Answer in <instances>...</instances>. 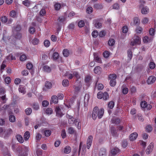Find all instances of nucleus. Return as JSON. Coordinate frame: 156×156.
<instances>
[{
  "instance_id": "obj_25",
  "label": "nucleus",
  "mask_w": 156,
  "mask_h": 156,
  "mask_svg": "<svg viewBox=\"0 0 156 156\" xmlns=\"http://www.w3.org/2000/svg\"><path fill=\"white\" fill-rule=\"evenodd\" d=\"M94 59L95 61L98 63H101V59L97 55L96 53H94Z\"/></svg>"
},
{
  "instance_id": "obj_34",
  "label": "nucleus",
  "mask_w": 156,
  "mask_h": 156,
  "mask_svg": "<svg viewBox=\"0 0 156 156\" xmlns=\"http://www.w3.org/2000/svg\"><path fill=\"white\" fill-rule=\"evenodd\" d=\"M54 7L55 10H58L61 8V4L59 3H56L54 5Z\"/></svg>"
},
{
  "instance_id": "obj_40",
  "label": "nucleus",
  "mask_w": 156,
  "mask_h": 156,
  "mask_svg": "<svg viewBox=\"0 0 156 156\" xmlns=\"http://www.w3.org/2000/svg\"><path fill=\"white\" fill-rule=\"evenodd\" d=\"M114 106V102L111 101L109 102L108 104V106L110 109H112Z\"/></svg>"
},
{
  "instance_id": "obj_36",
  "label": "nucleus",
  "mask_w": 156,
  "mask_h": 156,
  "mask_svg": "<svg viewBox=\"0 0 156 156\" xmlns=\"http://www.w3.org/2000/svg\"><path fill=\"white\" fill-rule=\"evenodd\" d=\"M97 85V89L99 90H102L104 87L103 85L102 84H98L97 82L96 83V86Z\"/></svg>"
},
{
  "instance_id": "obj_45",
  "label": "nucleus",
  "mask_w": 156,
  "mask_h": 156,
  "mask_svg": "<svg viewBox=\"0 0 156 156\" xmlns=\"http://www.w3.org/2000/svg\"><path fill=\"white\" fill-rule=\"evenodd\" d=\"M128 56L130 59H131L132 57V53L131 50L129 49L127 51Z\"/></svg>"
},
{
  "instance_id": "obj_13",
  "label": "nucleus",
  "mask_w": 156,
  "mask_h": 156,
  "mask_svg": "<svg viewBox=\"0 0 156 156\" xmlns=\"http://www.w3.org/2000/svg\"><path fill=\"white\" fill-rule=\"evenodd\" d=\"M51 101L50 102V104H51L52 103L56 104L58 102V98L57 96L55 95H53L51 98Z\"/></svg>"
},
{
  "instance_id": "obj_5",
  "label": "nucleus",
  "mask_w": 156,
  "mask_h": 156,
  "mask_svg": "<svg viewBox=\"0 0 156 156\" xmlns=\"http://www.w3.org/2000/svg\"><path fill=\"white\" fill-rule=\"evenodd\" d=\"M12 130L10 128L8 129H5L3 136L4 138H6L12 133Z\"/></svg>"
},
{
  "instance_id": "obj_26",
  "label": "nucleus",
  "mask_w": 156,
  "mask_h": 156,
  "mask_svg": "<svg viewBox=\"0 0 156 156\" xmlns=\"http://www.w3.org/2000/svg\"><path fill=\"white\" fill-rule=\"evenodd\" d=\"M63 54L65 57H68L69 54V50L67 49H64L63 51Z\"/></svg>"
},
{
  "instance_id": "obj_23",
  "label": "nucleus",
  "mask_w": 156,
  "mask_h": 156,
  "mask_svg": "<svg viewBox=\"0 0 156 156\" xmlns=\"http://www.w3.org/2000/svg\"><path fill=\"white\" fill-rule=\"evenodd\" d=\"M133 22L135 25L138 26L140 23V21L138 17H135L134 18Z\"/></svg>"
},
{
  "instance_id": "obj_55",
  "label": "nucleus",
  "mask_w": 156,
  "mask_h": 156,
  "mask_svg": "<svg viewBox=\"0 0 156 156\" xmlns=\"http://www.w3.org/2000/svg\"><path fill=\"white\" fill-rule=\"evenodd\" d=\"M92 35L94 37H96L98 35V32L97 30L94 31L92 32Z\"/></svg>"
},
{
  "instance_id": "obj_22",
  "label": "nucleus",
  "mask_w": 156,
  "mask_h": 156,
  "mask_svg": "<svg viewBox=\"0 0 156 156\" xmlns=\"http://www.w3.org/2000/svg\"><path fill=\"white\" fill-rule=\"evenodd\" d=\"M16 138L19 142L23 143V142L24 140L23 138L21 135H17Z\"/></svg>"
},
{
  "instance_id": "obj_12",
  "label": "nucleus",
  "mask_w": 156,
  "mask_h": 156,
  "mask_svg": "<svg viewBox=\"0 0 156 156\" xmlns=\"http://www.w3.org/2000/svg\"><path fill=\"white\" fill-rule=\"evenodd\" d=\"M102 69L99 66H97L94 69V71L96 74H99L101 73Z\"/></svg>"
},
{
  "instance_id": "obj_9",
  "label": "nucleus",
  "mask_w": 156,
  "mask_h": 156,
  "mask_svg": "<svg viewBox=\"0 0 156 156\" xmlns=\"http://www.w3.org/2000/svg\"><path fill=\"white\" fill-rule=\"evenodd\" d=\"M111 132L112 135L115 137L118 136L117 133V130L114 127H111Z\"/></svg>"
},
{
  "instance_id": "obj_7",
  "label": "nucleus",
  "mask_w": 156,
  "mask_h": 156,
  "mask_svg": "<svg viewBox=\"0 0 156 156\" xmlns=\"http://www.w3.org/2000/svg\"><path fill=\"white\" fill-rule=\"evenodd\" d=\"M93 23L94 24V26L97 28H100L102 26V24L98 20H94L93 21Z\"/></svg>"
},
{
  "instance_id": "obj_30",
  "label": "nucleus",
  "mask_w": 156,
  "mask_h": 156,
  "mask_svg": "<svg viewBox=\"0 0 156 156\" xmlns=\"http://www.w3.org/2000/svg\"><path fill=\"white\" fill-rule=\"evenodd\" d=\"M14 37L16 39H20L22 37L21 34L20 33L17 32L16 34H14Z\"/></svg>"
},
{
  "instance_id": "obj_16",
  "label": "nucleus",
  "mask_w": 156,
  "mask_h": 156,
  "mask_svg": "<svg viewBox=\"0 0 156 156\" xmlns=\"http://www.w3.org/2000/svg\"><path fill=\"white\" fill-rule=\"evenodd\" d=\"M149 12V9L147 7L145 6L141 10V12L143 14H147Z\"/></svg>"
},
{
  "instance_id": "obj_11",
  "label": "nucleus",
  "mask_w": 156,
  "mask_h": 156,
  "mask_svg": "<svg viewBox=\"0 0 156 156\" xmlns=\"http://www.w3.org/2000/svg\"><path fill=\"white\" fill-rule=\"evenodd\" d=\"M21 29V26L19 25L12 27V32L13 34H15V32L20 31Z\"/></svg>"
},
{
  "instance_id": "obj_15",
  "label": "nucleus",
  "mask_w": 156,
  "mask_h": 156,
  "mask_svg": "<svg viewBox=\"0 0 156 156\" xmlns=\"http://www.w3.org/2000/svg\"><path fill=\"white\" fill-rule=\"evenodd\" d=\"M112 123L115 124H119L120 122V120L119 118H114L111 119Z\"/></svg>"
},
{
  "instance_id": "obj_3",
  "label": "nucleus",
  "mask_w": 156,
  "mask_h": 156,
  "mask_svg": "<svg viewBox=\"0 0 156 156\" xmlns=\"http://www.w3.org/2000/svg\"><path fill=\"white\" fill-rule=\"evenodd\" d=\"M117 76L115 74H111L108 76V80H110V84L112 87L115 86L116 83V79Z\"/></svg>"
},
{
  "instance_id": "obj_37",
  "label": "nucleus",
  "mask_w": 156,
  "mask_h": 156,
  "mask_svg": "<svg viewBox=\"0 0 156 156\" xmlns=\"http://www.w3.org/2000/svg\"><path fill=\"white\" fill-rule=\"evenodd\" d=\"M32 109L30 108H27L25 110V112L26 115H29L32 112Z\"/></svg>"
},
{
  "instance_id": "obj_57",
  "label": "nucleus",
  "mask_w": 156,
  "mask_h": 156,
  "mask_svg": "<svg viewBox=\"0 0 156 156\" xmlns=\"http://www.w3.org/2000/svg\"><path fill=\"white\" fill-rule=\"evenodd\" d=\"M61 135L62 138H64L66 137V133L65 129L62 130Z\"/></svg>"
},
{
  "instance_id": "obj_59",
  "label": "nucleus",
  "mask_w": 156,
  "mask_h": 156,
  "mask_svg": "<svg viewBox=\"0 0 156 156\" xmlns=\"http://www.w3.org/2000/svg\"><path fill=\"white\" fill-rule=\"evenodd\" d=\"M103 55L104 57L107 58L108 57L109 55V53L108 51H106L104 52Z\"/></svg>"
},
{
  "instance_id": "obj_19",
  "label": "nucleus",
  "mask_w": 156,
  "mask_h": 156,
  "mask_svg": "<svg viewBox=\"0 0 156 156\" xmlns=\"http://www.w3.org/2000/svg\"><path fill=\"white\" fill-rule=\"evenodd\" d=\"M59 57V55L58 53L57 52H54L52 55V59L54 60H57Z\"/></svg>"
},
{
  "instance_id": "obj_54",
  "label": "nucleus",
  "mask_w": 156,
  "mask_h": 156,
  "mask_svg": "<svg viewBox=\"0 0 156 156\" xmlns=\"http://www.w3.org/2000/svg\"><path fill=\"white\" fill-rule=\"evenodd\" d=\"M78 26L80 27H82L84 26V23L83 21H80L78 23Z\"/></svg>"
},
{
  "instance_id": "obj_17",
  "label": "nucleus",
  "mask_w": 156,
  "mask_h": 156,
  "mask_svg": "<svg viewBox=\"0 0 156 156\" xmlns=\"http://www.w3.org/2000/svg\"><path fill=\"white\" fill-rule=\"evenodd\" d=\"M45 87L46 88L48 89H51L52 87V85L51 83L48 81H47L45 82Z\"/></svg>"
},
{
  "instance_id": "obj_28",
  "label": "nucleus",
  "mask_w": 156,
  "mask_h": 156,
  "mask_svg": "<svg viewBox=\"0 0 156 156\" xmlns=\"http://www.w3.org/2000/svg\"><path fill=\"white\" fill-rule=\"evenodd\" d=\"M43 70L44 71L46 72H50L51 71L50 68L47 65H45L43 67Z\"/></svg>"
},
{
  "instance_id": "obj_24",
  "label": "nucleus",
  "mask_w": 156,
  "mask_h": 156,
  "mask_svg": "<svg viewBox=\"0 0 156 156\" xmlns=\"http://www.w3.org/2000/svg\"><path fill=\"white\" fill-rule=\"evenodd\" d=\"M71 151V149L70 147L68 146H66L64 149V152L66 154H68Z\"/></svg>"
},
{
  "instance_id": "obj_35",
  "label": "nucleus",
  "mask_w": 156,
  "mask_h": 156,
  "mask_svg": "<svg viewBox=\"0 0 156 156\" xmlns=\"http://www.w3.org/2000/svg\"><path fill=\"white\" fill-rule=\"evenodd\" d=\"M51 133V131L50 130H46L44 131V134L45 136L48 137L49 136Z\"/></svg>"
},
{
  "instance_id": "obj_49",
  "label": "nucleus",
  "mask_w": 156,
  "mask_h": 156,
  "mask_svg": "<svg viewBox=\"0 0 156 156\" xmlns=\"http://www.w3.org/2000/svg\"><path fill=\"white\" fill-rule=\"evenodd\" d=\"M93 9L91 7H88L86 10V12L88 14L91 13L93 12Z\"/></svg>"
},
{
  "instance_id": "obj_44",
  "label": "nucleus",
  "mask_w": 156,
  "mask_h": 156,
  "mask_svg": "<svg viewBox=\"0 0 156 156\" xmlns=\"http://www.w3.org/2000/svg\"><path fill=\"white\" fill-rule=\"evenodd\" d=\"M1 20L2 23H5L7 21V18L6 16H4L1 17Z\"/></svg>"
},
{
  "instance_id": "obj_52",
  "label": "nucleus",
  "mask_w": 156,
  "mask_h": 156,
  "mask_svg": "<svg viewBox=\"0 0 156 156\" xmlns=\"http://www.w3.org/2000/svg\"><path fill=\"white\" fill-rule=\"evenodd\" d=\"M9 120L12 122H14L15 120V117L14 115H10L9 116Z\"/></svg>"
},
{
  "instance_id": "obj_18",
  "label": "nucleus",
  "mask_w": 156,
  "mask_h": 156,
  "mask_svg": "<svg viewBox=\"0 0 156 156\" xmlns=\"http://www.w3.org/2000/svg\"><path fill=\"white\" fill-rule=\"evenodd\" d=\"M119 151V149L117 148H115L112 149L111 152L112 155H115L117 154Z\"/></svg>"
},
{
  "instance_id": "obj_4",
  "label": "nucleus",
  "mask_w": 156,
  "mask_h": 156,
  "mask_svg": "<svg viewBox=\"0 0 156 156\" xmlns=\"http://www.w3.org/2000/svg\"><path fill=\"white\" fill-rule=\"evenodd\" d=\"M140 42V38L138 36L135 35L133 37V40L131 42V45L134 46L136 44H139Z\"/></svg>"
},
{
  "instance_id": "obj_14",
  "label": "nucleus",
  "mask_w": 156,
  "mask_h": 156,
  "mask_svg": "<svg viewBox=\"0 0 156 156\" xmlns=\"http://www.w3.org/2000/svg\"><path fill=\"white\" fill-rule=\"evenodd\" d=\"M106 150L104 148L100 149L99 153V156H106Z\"/></svg>"
},
{
  "instance_id": "obj_56",
  "label": "nucleus",
  "mask_w": 156,
  "mask_h": 156,
  "mask_svg": "<svg viewBox=\"0 0 156 156\" xmlns=\"http://www.w3.org/2000/svg\"><path fill=\"white\" fill-rule=\"evenodd\" d=\"M152 148L151 147V145H150L148 147V148L146 150V152L147 154H149L152 151Z\"/></svg>"
},
{
  "instance_id": "obj_33",
  "label": "nucleus",
  "mask_w": 156,
  "mask_h": 156,
  "mask_svg": "<svg viewBox=\"0 0 156 156\" xmlns=\"http://www.w3.org/2000/svg\"><path fill=\"white\" fill-rule=\"evenodd\" d=\"M75 132V131L72 127H70L68 128V132L70 134H73Z\"/></svg>"
},
{
  "instance_id": "obj_42",
  "label": "nucleus",
  "mask_w": 156,
  "mask_h": 156,
  "mask_svg": "<svg viewBox=\"0 0 156 156\" xmlns=\"http://www.w3.org/2000/svg\"><path fill=\"white\" fill-rule=\"evenodd\" d=\"M39 39L36 38L33 39L32 41V43L34 45L37 44L39 43Z\"/></svg>"
},
{
  "instance_id": "obj_39",
  "label": "nucleus",
  "mask_w": 156,
  "mask_h": 156,
  "mask_svg": "<svg viewBox=\"0 0 156 156\" xmlns=\"http://www.w3.org/2000/svg\"><path fill=\"white\" fill-rule=\"evenodd\" d=\"M103 98L104 100H106L109 98V95L108 93L107 92H105L103 93Z\"/></svg>"
},
{
  "instance_id": "obj_63",
  "label": "nucleus",
  "mask_w": 156,
  "mask_h": 156,
  "mask_svg": "<svg viewBox=\"0 0 156 156\" xmlns=\"http://www.w3.org/2000/svg\"><path fill=\"white\" fill-rule=\"evenodd\" d=\"M21 73L23 76H26L28 75L29 73L27 70L24 69L22 72Z\"/></svg>"
},
{
  "instance_id": "obj_1",
  "label": "nucleus",
  "mask_w": 156,
  "mask_h": 156,
  "mask_svg": "<svg viewBox=\"0 0 156 156\" xmlns=\"http://www.w3.org/2000/svg\"><path fill=\"white\" fill-rule=\"evenodd\" d=\"M104 113V111L103 109L101 108L99 109L98 107L96 106L94 108L92 111V118L95 120L98 117V119H100L103 116Z\"/></svg>"
},
{
  "instance_id": "obj_46",
  "label": "nucleus",
  "mask_w": 156,
  "mask_h": 156,
  "mask_svg": "<svg viewBox=\"0 0 156 156\" xmlns=\"http://www.w3.org/2000/svg\"><path fill=\"white\" fill-rule=\"evenodd\" d=\"M140 105L142 108H145L147 105V103L145 101H143L141 103Z\"/></svg>"
},
{
  "instance_id": "obj_43",
  "label": "nucleus",
  "mask_w": 156,
  "mask_h": 156,
  "mask_svg": "<svg viewBox=\"0 0 156 156\" xmlns=\"http://www.w3.org/2000/svg\"><path fill=\"white\" fill-rule=\"evenodd\" d=\"M23 4L25 6L28 7L30 5V3L29 1L28 0H26L23 2Z\"/></svg>"
},
{
  "instance_id": "obj_62",
  "label": "nucleus",
  "mask_w": 156,
  "mask_h": 156,
  "mask_svg": "<svg viewBox=\"0 0 156 156\" xmlns=\"http://www.w3.org/2000/svg\"><path fill=\"white\" fill-rule=\"evenodd\" d=\"M5 129L2 127H0V135L3 136Z\"/></svg>"
},
{
  "instance_id": "obj_38",
  "label": "nucleus",
  "mask_w": 156,
  "mask_h": 156,
  "mask_svg": "<svg viewBox=\"0 0 156 156\" xmlns=\"http://www.w3.org/2000/svg\"><path fill=\"white\" fill-rule=\"evenodd\" d=\"M151 37H149L148 36H146L143 38V40L144 43H147L151 41Z\"/></svg>"
},
{
  "instance_id": "obj_27",
  "label": "nucleus",
  "mask_w": 156,
  "mask_h": 156,
  "mask_svg": "<svg viewBox=\"0 0 156 156\" xmlns=\"http://www.w3.org/2000/svg\"><path fill=\"white\" fill-rule=\"evenodd\" d=\"M69 82L68 80H64L62 82V85L64 87L68 86L69 84Z\"/></svg>"
},
{
  "instance_id": "obj_64",
  "label": "nucleus",
  "mask_w": 156,
  "mask_h": 156,
  "mask_svg": "<svg viewBox=\"0 0 156 156\" xmlns=\"http://www.w3.org/2000/svg\"><path fill=\"white\" fill-rule=\"evenodd\" d=\"M146 131L149 132H151L152 130V128L150 125L147 126L146 128Z\"/></svg>"
},
{
  "instance_id": "obj_10",
  "label": "nucleus",
  "mask_w": 156,
  "mask_h": 156,
  "mask_svg": "<svg viewBox=\"0 0 156 156\" xmlns=\"http://www.w3.org/2000/svg\"><path fill=\"white\" fill-rule=\"evenodd\" d=\"M55 112L56 114V115L59 117H61L62 115L63 114L61 111L60 108L58 107H57L55 108Z\"/></svg>"
},
{
  "instance_id": "obj_2",
  "label": "nucleus",
  "mask_w": 156,
  "mask_h": 156,
  "mask_svg": "<svg viewBox=\"0 0 156 156\" xmlns=\"http://www.w3.org/2000/svg\"><path fill=\"white\" fill-rule=\"evenodd\" d=\"M28 151V147L24 145L19 146L17 149L19 156H27Z\"/></svg>"
},
{
  "instance_id": "obj_41",
  "label": "nucleus",
  "mask_w": 156,
  "mask_h": 156,
  "mask_svg": "<svg viewBox=\"0 0 156 156\" xmlns=\"http://www.w3.org/2000/svg\"><path fill=\"white\" fill-rule=\"evenodd\" d=\"M65 20V18L63 16L59 17L58 19V20L61 23L63 22Z\"/></svg>"
},
{
  "instance_id": "obj_48",
  "label": "nucleus",
  "mask_w": 156,
  "mask_h": 156,
  "mask_svg": "<svg viewBox=\"0 0 156 156\" xmlns=\"http://www.w3.org/2000/svg\"><path fill=\"white\" fill-rule=\"evenodd\" d=\"M44 45L46 47H49L50 44V41L47 40H45L44 42Z\"/></svg>"
},
{
  "instance_id": "obj_29",
  "label": "nucleus",
  "mask_w": 156,
  "mask_h": 156,
  "mask_svg": "<svg viewBox=\"0 0 156 156\" xmlns=\"http://www.w3.org/2000/svg\"><path fill=\"white\" fill-rule=\"evenodd\" d=\"M19 90L21 93L24 94L26 92L24 87L22 85H20L19 88Z\"/></svg>"
},
{
  "instance_id": "obj_51",
  "label": "nucleus",
  "mask_w": 156,
  "mask_h": 156,
  "mask_svg": "<svg viewBox=\"0 0 156 156\" xmlns=\"http://www.w3.org/2000/svg\"><path fill=\"white\" fill-rule=\"evenodd\" d=\"M52 110L51 108H47L46 111V113L47 114H51L52 113Z\"/></svg>"
},
{
  "instance_id": "obj_50",
  "label": "nucleus",
  "mask_w": 156,
  "mask_h": 156,
  "mask_svg": "<svg viewBox=\"0 0 156 156\" xmlns=\"http://www.w3.org/2000/svg\"><path fill=\"white\" fill-rule=\"evenodd\" d=\"M49 105V102L46 100H44L42 102V105L44 107L47 106Z\"/></svg>"
},
{
  "instance_id": "obj_8",
  "label": "nucleus",
  "mask_w": 156,
  "mask_h": 156,
  "mask_svg": "<svg viewBox=\"0 0 156 156\" xmlns=\"http://www.w3.org/2000/svg\"><path fill=\"white\" fill-rule=\"evenodd\" d=\"M138 136V134L136 133L135 132L131 134L129 136V139L131 141L135 140Z\"/></svg>"
},
{
  "instance_id": "obj_58",
  "label": "nucleus",
  "mask_w": 156,
  "mask_h": 156,
  "mask_svg": "<svg viewBox=\"0 0 156 156\" xmlns=\"http://www.w3.org/2000/svg\"><path fill=\"white\" fill-rule=\"evenodd\" d=\"M142 28L140 27H137L136 30V32L139 34L141 33L142 31Z\"/></svg>"
},
{
  "instance_id": "obj_32",
  "label": "nucleus",
  "mask_w": 156,
  "mask_h": 156,
  "mask_svg": "<svg viewBox=\"0 0 156 156\" xmlns=\"http://www.w3.org/2000/svg\"><path fill=\"white\" fill-rule=\"evenodd\" d=\"M32 107L33 109L37 110L39 109V106L38 104L36 103H34L32 105Z\"/></svg>"
},
{
  "instance_id": "obj_53",
  "label": "nucleus",
  "mask_w": 156,
  "mask_h": 156,
  "mask_svg": "<svg viewBox=\"0 0 156 156\" xmlns=\"http://www.w3.org/2000/svg\"><path fill=\"white\" fill-rule=\"evenodd\" d=\"M10 16L12 17L15 18L16 16V12L14 10L11 11L10 13Z\"/></svg>"
},
{
  "instance_id": "obj_20",
  "label": "nucleus",
  "mask_w": 156,
  "mask_h": 156,
  "mask_svg": "<svg viewBox=\"0 0 156 156\" xmlns=\"http://www.w3.org/2000/svg\"><path fill=\"white\" fill-rule=\"evenodd\" d=\"M94 7L96 9H101L103 8L102 5L99 3H96L94 4Z\"/></svg>"
},
{
  "instance_id": "obj_61",
  "label": "nucleus",
  "mask_w": 156,
  "mask_h": 156,
  "mask_svg": "<svg viewBox=\"0 0 156 156\" xmlns=\"http://www.w3.org/2000/svg\"><path fill=\"white\" fill-rule=\"evenodd\" d=\"M0 98L3 101V103H5V100L6 99L5 95H0Z\"/></svg>"
},
{
  "instance_id": "obj_31",
  "label": "nucleus",
  "mask_w": 156,
  "mask_h": 156,
  "mask_svg": "<svg viewBox=\"0 0 156 156\" xmlns=\"http://www.w3.org/2000/svg\"><path fill=\"white\" fill-rule=\"evenodd\" d=\"M115 43V40L113 39H110L108 42V44L109 46H112Z\"/></svg>"
},
{
  "instance_id": "obj_21",
  "label": "nucleus",
  "mask_w": 156,
  "mask_h": 156,
  "mask_svg": "<svg viewBox=\"0 0 156 156\" xmlns=\"http://www.w3.org/2000/svg\"><path fill=\"white\" fill-rule=\"evenodd\" d=\"M30 136V133L29 132L26 131L24 134V138L25 140H27Z\"/></svg>"
},
{
  "instance_id": "obj_6",
  "label": "nucleus",
  "mask_w": 156,
  "mask_h": 156,
  "mask_svg": "<svg viewBox=\"0 0 156 156\" xmlns=\"http://www.w3.org/2000/svg\"><path fill=\"white\" fill-rule=\"evenodd\" d=\"M156 79V78L155 76H149L147 80V83L148 84H151L154 82Z\"/></svg>"
},
{
  "instance_id": "obj_47",
  "label": "nucleus",
  "mask_w": 156,
  "mask_h": 156,
  "mask_svg": "<svg viewBox=\"0 0 156 156\" xmlns=\"http://www.w3.org/2000/svg\"><path fill=\"white\" fill-rule=\"evenodd\" d=\"M39 14L40 16H43L46 15V11L44 9H42L40 11Z\"/></svg>"
},
{
  "instance_id": "obj_60",
  "label": "nucleus",
  "mask_w": 156,
  "mask_h": 156,
  "mask_svg": "<svg viewBox=\"0 0 156 156\" xmlns=\"http://www.w3.org/2000/svg\"><path fill=\"white\" fill-rule=\"evenodd\" d=\"M103 93L101 92H99L97 94V97L98 99H101L103 98Z\"/></svg>"
}]
</instances>
